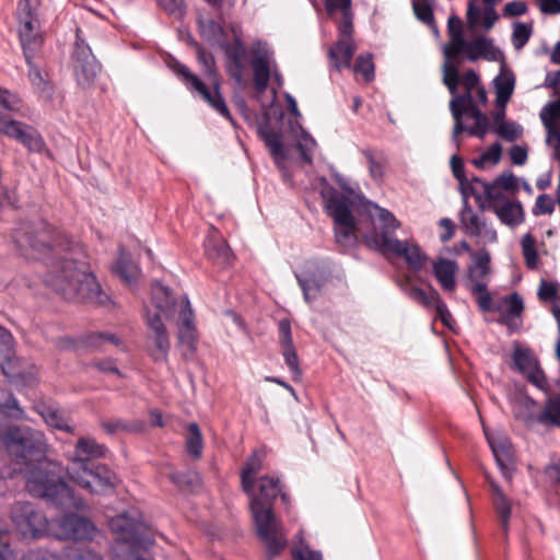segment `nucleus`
Returning <instances> with one entry per match:
<instances>
[{"mask_svg":"<svg viewBox=\"0 0 560 560\" xmlns=\"http://www.w3.org/2000/svg\"><path fill=\"white\" fill-rule=\"evenodd\" d=\"M245 492L249 497V508L257 535L265 545L268 556L276 557L287 546V536L273 513V501L278 495L283 502H288V495L282 491L280 479L273 476L259 477Z\"/></svg>","mask_w":560,"mask_h":560,"instance_id":"nucleus-1","label":"nucleus"},{"mask_svg":"<svg viewBox=\"0 0 560 560\" xmlns=\"http://www.w3.org/2000/svg\"><path fill=\"white\" fill-rule=\"evenodd\" d=\"M44 282L66 300H79L103 305L109 298L84 262L62 257L51 260Z\"/></svg>","mask_w":560,"mask_h":560,"instance_id":"nucleus-2","label":"nucleus"},{"mask_svg":"<svg viewBox=\"0 0 560 560\" xmlns=\"http://www.w3.org/2000/svg\"><path fill=\"white\" fill-rule=\"evenodd\" d=\"M25 487L35 498L45 499L63 510H84L83 499L63 480L58 464L47 458L28 467Z\"/></svg>","mask_w":560,"mask_h":560,"instance_id":"nucleus-3","label":"nucleus"},{"mask_svg":"<svg viewBox=\"0 0 560 560\" xmlns=\"http://www.w3.org/2000/svg\"><path fill=\"white\" fill-rule=\"evenodd\" d=\"M443 83L452 95L450 109L455 120L452 139L456 147H458V135L466 129L462 117L467 114L477 120L478 118L487 116L477 107L474 98V89L479 83V74L470 69L460 75L458 67L455 63L444 62Z\"/></svg>","mask_w":560,"mask_h":560,"instance_id":"nucleus-4","label":"nucleus"},{"mask_svg":"<svg viewBox=\"0 0 560 560\" xmlns=\"http://www.w3.org/2000/svg\"><path fill=\"white\" fill-rule=\"evenodd\" d=\"M12 238L25 258H55L72 250V242L61 231L45 222L23 223L13 232Z\"/></svg>","mask_w":560,"mask_h":560,"instance_id":"nucleus-5","label":"nucleus"},{"mask_svg":"<svg viewBox=\"0 0 560 560\" xmlns=\"http://www.w3.org/2000/svg\"><path fill=\"white\" fill-rule=\"evenodd\" d=\"M177 311V302L170 289L160 282L152 285V303L147 308L145 322L149 329V340L153 343L150 348L151 357L155 361H166L171 342L164 320L174 317Z\"/></svg>","mask_w":560,"mask_h":560,"instance_id":"nucleus-6","label":"nucleus"},{"mask_svg":"<svg viewBox=\"0 0 560 560\" xmlns=\"http://www.w3.org/2000/svg\"><path fill=\"white\" fill-rule=\"evenodd\" d=\"M197 59L202 67L203 74L211 81L214 86V92L206 86L203 81L194 74L185 65L176 59H170L167 66L170 69L182 80L185 86L194 94H198L205 102H207L213 109L226 119H231L230 110L219 92V82L217 80V69L213 56L206 51L203 48L198 47Z\"/></svg>","mask_w":560,"mask_h":560,"instance_id":"nucleus-7","label":"nucleus"},{"mask_svg":"<svg viewBox=\"0 0 560 560\" xmlns=\"http://www.w3.org/2000/svg\"><path fill=\"white\" fill-rule=\"evenodd\" d=\"M3 443L11 459L27 468L46 459L49 451L45 434L27 425L8 428Z\"/></svg>","mask_w":560,"mask_h":560,"instance_id":"nucleus-8","label":"nucleus"},{"mask_svg":"<svg viewBox=\"0 0 560 560\" xmlns=\"http://www.w3.org/2000/svg\"><path fill=\"white\" fill-rule=\"evenodd\" d=\"M512 412L529 430L560 428V396L549 397L542 406L532 397L520 394L512 400Z\"/></svg>","mask_w":560,"mask_h":560,"instance_id":"nucleus-9","label":"nucleus"},{"mask_svg":"<svg viewBox=\"0 0 560 560\" xmlns=\"http://www.w3.org/2000/svg\"><path fill=\"white\" fill-rule=\"evenodd\" d=\"M454 19L448 20V32L451 39L444 48L445 62L453 63L452 60L456 59L462 54H465L469 61H477L483 58L489 61H497L501 56V51L497 48L492 39L486 36H478L472 40H466L463 35L462 24L456 19L457 28L454 27Z\"/></svg>","mask_w":560,"mask_h":560,"instance_id":"nucleus-10","label":"nucleus"},{"mask_svg":"<svg viewBox=\"0 0 560 560\" xmlns=\"http://www.w3.org/2000/svg\"><path fill=\"white\" fill-rule=\"evenodd\" d=\"M109 528L116 535L117 542L128 546L129 560H152L150 557L139 555L153 544L150 529L142 522L121 513L109 520Z\"/></svg>","mask_w":560,"mask_h":560,"instance_id":"nucleus-11","label":"nucleus"},{"mask_svg":"<svg viewBox=\"0 0 560 560\" xmlns=\"http://www.w3.org/2000/svg\"><path fill=\"white\" fill-rule=\"evenodd\" d=\"M10 517L14 529L23 539L36 540L50 535L51 522L31 502L14 503Z\"/></svg>","mask_w":560,"mask_h":560,"instance_id":"nucleus-12","label":"nucleus"},{"mask_svg":"<svg viewBox=\"0 0 560 560\" xmlns=\"http://www.w3.org/2000/svg\"><path fill=\"white\" fill-rule=\"evenodd\" d=\"M67 475L82 489L102 495L113 493L119 481L117 475L104 464L85 466L82 469H77V472L69 471Z\"/></svg>","mask_w":560,"mask_h":560,"instance_id":"nucleus-13","label":"nucleus"},{"mask_svg":"<svg viewBox=\"0 0 560 560\" xmlns=\"http://www.w3.org/2000/svg\"><path fill=\"white\" fill-rule=\"evenodd\" d=\"M101 69L102 66L96 60L89 44L82 37L81 30L77 28L72 52V70L77 84L83 90L91 89Z\"/></svg>","mask_w":560,"mask_h":560,"instance_id":"nucleus-14","label":"nucleus"},{"mask_svg":"<svg viewBox=\"0 0 560 560\" xmlns=\"http://www.w3.org/2000/svg\"><path fill=\"white\" fill-rule=\"evenodd\" d=\"M94 523L77 513H65L51 521L50 536L59 540H93L97 534Z\"/></svg>","mask_w":560,"mask_h":560,"instance_id":"nucleus-15","label":"nucleus"},{"mask_svg":"<svg viewBox=\"0 0 560 560\" xmlns=\"http://www.w3.org/2000/svg\"><path fill=\"white\" fill-rule=\"evenodd\" d=\"M16 16L20 23V42L24 55L36 52L43 43L39 33V21L33 11L30 0H20Z\"/></svg>","mask_w":560,"mask_h":560,"instance_id":"nucleus-16","label":"nucleus"},{"mask_svg":"<svg viewBox=\"0 0 560 560\" xmlns=\"http://www.w3.org/2000/svg\"><path fill=\"white\" fill-rule=\"evenodd\" d=\"M0 133L18 140L31 152L49 153L43 137L32 126L0 116Z\"/></svg>","mask_w":560,"mask_h":560,"instance_id":"nucleus-17","label":"nucleus"},{"mask_svg":"<svg viewBox=\"0 0 560 560\" xmlns=\"http://www.w3.org/2000/svg\"><path fill=\"white\" fill-rule=\"evenodd\" d=\"M512 359L514 368L521 372L529 383L545 393L548 392L549 385L547 377L541 370L537 358L529 349L515 345Z\"/></svg>","mask_w":560,"mask_h":560,"instance_id":"nucleus-18","label":"nucleus"},{"mask_svg":"<svg viewBox=\"0 0 560 560\" xmlns=\"http://www.w3.org/2000/svg\"><path fill=\"white\" fill-rule=\"evenodd\" d=\"M368 211L373 220L375 229L377 226L381 229V232L375 231L368 238V242L380 252H384V238H396L394 233L400 226V223L390 211L377 206L376 203L370 202L368 206Z\"/></svg>","mask_w":560,"mask_h":560,"instance_id":"nucleus-19","label":"nucleus"},{"mask_svg":"<svg viewBox=\"0 0 560 560\" xmlns=\"http://www.w3.org/2000/svg\"><path fill=\"white\" fill-rule=\"evenodd\" d=\"M250 54L255 89L258 93H264L268 88L272 71L271 62L273 52L268 47L267 43L257 40L253 44Z\"/></svg>","mask_w":560,"mask_h":560,"instance_id":"nucleus-20","label":"nucleus"},{"mask_svg":"<svg viewBox=\"0 0 560 560\" xmlns=\"http://www.w3.org/2000/svg\"><path fill=\"white\" fill-rule=\"evenodd\" d=\"M107 447L98 443L93 438L82 436L74 445V450L69 457L67 472H77V469H82L85 466L93 465V459L105 457Z\"/></svg>","mask_w":560,"mask_h":560,"instance_id":"nucleus-21","label":"nucleus"},{"mask_svg":"<svg viewBox=\"0 0 560 560\" xmlns=\"http://www.w3.org/2000/svg\"><path fill=\"white\" fill-rule=\"evenodd\" d=\"M385 250L406 260L410 269L420 271L429 260L427 254L413 242L399 241L397 238H384Z\"/></svg>","mask_w":560,"mask_h":560,"instance_id":"nucleus-22","label":"nucleus"},{"mask_svg":"<svg viewBox=\"0 0 560 560\" xmlns=\"http://www.w3.org/2000/svg\"><path fill=\"white\" fill-rule=\"evenodd\" d=\"M524 311L523 299L518 293H512L495 302V311L500 315L499 323L505 325L511 330H516L522 324V313Z\"/></svg>","mask_w":560,"mask_h":560,"instance_id":"nucleus-23","label":"nucleus"},{"mask_svg":"<svg viewBox=\"0 0 560 560\" xmlns=\"http://www.w3.org/2000/svg\"><path fill=\"white\" fill-rule=\"evenodd\" d=\"M178 340L179 343L187 347L190 352L195 351L197 331L195 326V316L187 296H184L179 304L178 312Z\"/></svg>","mask_w":560,"mask_h":560,"instance_id":"nucleus-24","label":"nucleus"},{"mask_svg":"<svg viewBox=\"0 0 560 560\" xmlns=\"http://www.w3.org/2000/svg\"><path fill=\"white\" fill-rule=\"evenodd\" d=\"M224 49L228 59V72L237 82L243 81V72L246 60V47L241 37L235 36L233 44H229L224 40V46H220Z\"/></svg>","mask_w":560,"mask_h":560,"instance_id":"nucleus-25","label":"nucleus"},{"mask_svg":"<svg viewBox=\"0 0 560 560\" xmlns=\"http://www.w3.org/2000/svg\"><path fill=\"white\" fill-rule=\"evenodd\" d=\"M325 197V208L327 213L332 218L334 224L346 223V221L354 219L351 206V199L337 190Z\"/></svg>","mask_w":560,"mask_h":560,"instance_id":"nucleus-26","label":"nucleus"},{"mask_svg":"<svg viewBox=\"0 0 560 560\" xmlns=\"http://www.w3.org/2000/svg\"><path fill=\"white\" fill-rule=\"evenodd\" d=\"M491 210L502 224L511 229L518 226L525 220V212L518 200L508 198L499 205H492Z\"/></svg>","mask_w":560,"mask_h":560,"instance_id":"nucleus-27","label":"nucleus"},{"mask_svg":"<svg viewBox=\"0 0 560 560\" xmlns=\"http://www.w3.org/2000/svg\"><path fill=\"white\" fill-rule=\"evenodd\" d=\"M113 270L127 287L130 289L137 287L141 270L139 266L131 260L130 255L125 252L124 248L119 249L118 258L113 266Z\"/></svg>","mask_w":560,"mask_h":560,"instance_id":"nucleus-28","label":"nucleus"},{"mask_svg":"<svg viewBox=\"0 0 560 560\" xmlns=\"http://www.w3.org/2000/svg\"><path fill=\"white\" fill-rule=\"evenodd\" d=\"M458 265L455 260L439 258L432 264V272L444 291H454Z\"/></svg>","mask_w":560,"mask_h":560,"instance_id":"nucleus-29","label":"nucleus"},{"mask_svg":"<svg viewBox=\"0 0 560 560\" xmlns=\"http://www.w3.org/2000/svg\"><path fill=\"white\" fill-rule=\"evenodd\" d=\"M36 410L49 427L73 433L74 427L70 423V418L65 411L45 404L36 406Z\"/></svg>","mask_w":560,"mask_h":560,"instance_id":"nucleus-30","label":"nucleus"},{"mask_svg":"<svg viewBox=\"0 0 560 560\" xmlns=\"http://www.w3.org/2000/svg\"><path fill=\"white\" fill-rule=\"evenodd\" d=\"M355 51L353 40L338 39V42L331 46L328 50V56L332 66L340 70L342 68H350L351 60Z\"/></svg>","mask_w":560,"mask_h":560,"instance_id":"nucleus-31","label":"nucleus"},{"mask_svg":"<svg viewBox=\"0 0 560 560\" xmlns=\"http://www.w3.org/2000/svg\"><path fill=\"white\" fill-rule=\"evenodd\" d=\"M459 220L469 236H479L486 225L482 219L469 206L467 189H463V208L459 213Z\"/></svg>","mask_w":560,"mask_h":560,"instance_id":"nucleus-32","label":"nucleus"},{"mask_svg":"<svg viewBox=\"0 0 560 560\" xmlns=\"http://www.w3.org/2000/svg\"><path fill=\"white\" fill-rule=\"evenodd\" d=\"M493 85L495 90L497 104L504 107L510 101L514 91L515 77L513 72L502 66L499 75H497L493 80Z\"/></svg>","mask_w":560,"mask_h":560,"instance_id":"nucleus-33","label":"nucleus"},{"mask_svg":"<svg viewBox=\"0 0 560 560\" xmlns=\"http://www.w3.org/2000/svg\"><path fill=\"white\" fill-rule=\"evenodd\" d=\"M362 154L368 163L370 176L375 182H381L385 175L388 158L383 150L364 149Z\"/></svg>","mask_w":560,"mask_h":560,"instance_id":"nucleus-34","label":"nucleus"},{"mask_svg":"<svg viewBox=\"0 0 560 560\" xmlns=\"http://www.w3.org/2000/svg\"><path fill=\"white\" fill-rule=\"evenodd\" d=\"M260 136L269 149L271 156L275 160L276 165L279 170H284L285 151L281 141V137L275 130L269 128L260 129Z\"/></svg>","mask_w":560,"mask_h":560,"instance_id":"nucleus-35","label":"nucleus"},{"mask_svg":"<svg viewBox=\"0 0 560 560\" xmlns=\"http://www.w3.org/2000/svg\"><path fill=\"white\" fill-rule=\"evenodd\" d=\"M207 256L218 264H229L231 260V249L228 243L221 237L210 236L205 243Z\"/></svg>","mask_w":560,"mask_h":560,"instance_id":"nucleus-36","label":"nucleus"},{"mask_svg":"<svg viewBox=\"0 0 560 560\" xmlns=\"http://www.w3.org/2000/svg\"><path fill=\"white\" fill-rule=\"evenodd\" d=\"M401 290L409 299L425 308H431L434 301H438L439 292L432 287H430L429 291H425L410 281H406L401 284Z\"/></svg>","mask_w":560,"mask_h":560,"instance_id":"nucleus-37","label":"nucleus"},{"mask_svg":"<svg viewBox=\"0 0 560 560\" xmlns=\"http://www.w3.org/2000/svg\"><path fill=\"white\" fill-rule=\"evenodd\" d=\"M475 185H479L482 188V192L488 201V209L490 210L492 205H499L505 199H508V197L502 192V187L497 185L494 182L486 183L479 178H474L472 184L469 185V187H467L466 189L470 190L471 194L475 195L477 199H479L480 197L477 195Z\"/></svg>","mask_w":560,"mask_h":560,"instance_id":"nucleus-38","label":"nucleus"},{"mask_svg":"<svg viewBox=\"0 0 560 560\" xmlns=\"http://www.w3.org/2000/svg\"><path fill=\"white\" fill-rule=\"evenodd\" d=\"M200 35L211 45L224 46L226 39L223 27L212 19H198Z\"/></svg>","mask_w":560,"mask_h":560,"instance_id":"nucleus-39","label":"nucleus"},{"mask_svg":"<svg viewBox=\"0 0 560 560\" xmlns=\"http://www.w3.org/2000/svg\"><path fill=\"white\" fill-rule=\"evenodd\" d=\"M262 460L264 455L260 452H254L253 455L247 458L241 471V481L244 491H248L253 486L255 475L262 468Z\"/></svg>","mask_w":560,"mask_h":560,"instance_id":"nucleus-40","label":"nucleus"},{"mask_svg":"<svg viewBox=\"0 0 560 560\" xmlns=\"http://www.w3.org/2000/svg\"><path fill=\"white\" fill-rule=\"evenodd\" d=\"M0 413L16 420L27 419L16 398L4 388H0Z\"/></svg>","mask_w":560,"mask_h":560,"instance_id":"nucleus-41","label":"nucleus"},{"mask_svg":"<svg viewBox=\"0 0 560 560\" xmlns=\"http://www.w3.org/2000/svg\"><path fill=\"white\" fill-rule=\"evenodd\" d=\"M299 284L303 291L304 299L307 302H311L317 298L322 288L327 282V278L319 277L316 278L315 276H307V275H300L296 276Z\"/></svg>","mask_w":560,"mask_h":560,"instance_id":"nucleus-42","label":"nucleus"},{"mask_svg":"<svg viewBox=\"0 0 560 560\" xmlns=\"http://www.w3.org/2000/svg\"><path fill=\"white\" fill-rule=\"evenodd\" d=\"M187 452L194 457L199 458L202 454L203 439L199 425L196 422H190L187 425V433L185 438Z\"/></svg>","mask_w":560,"mask_h":560,"instance_id":"nucleus-43","label":"nucleus"},{"mask_svg":"<svg viewBox=\"0 0 560 560\" xmlns=\"http://www.w3.org/2000/svg\"><path fill=\"white\" fill-rule=\"evenodd\" d=\"M36 52H30V55H24L25 61L28 66V80L37 92H48L50 90L49 83L46 79V74L42 72V70L34 63L33 58Z\"/></svg>","mask_w":560,"mask_h":560,"instance_id":"nucleus-44","label":"nucleus"},{"mask_svg":"<svg viewBox=\"0 0 560 560\" xmlns=\"http://www.w3.org/2000/svg\"><path fill=\"white\" fill-rule=\"evenodd\" d=\"M335 238L345 248L354 246L357 243L354 219L346 221V223L335 224Z\"/></svg>","mask_w":560,"mask_h":560,"instance_id":"nucleus-45","label":"nucleus"},{"mask_svg":"<svg viewBox=\"0 0 560 560\" xmlns=\"http://www.w3.org/2000/svg\"><path fill=\"white\" fill-rule=\"evenodd\" d=\"M170 480L183 492H192L200 486V476L196 471L172 472Z\"/></svg>","mask_w":560,"mask_h":560,"instance_id":"nucleus-46","label":"nucleus"},{"mask_svg":"<svg viewBox=\"0 0 560 560\" xmlns=\"http://www.w3.org/2000/svg\"><path fill=\"white\" fill-rule=\"evenodd\" d=\"M491 488L494 493L493 504L500 515L502 527L506 532L510 515H511L510 502H509L508 498L504 495L501 488L497 483L491 482Z\"/></svg>","mask_w":560,"mask_h":560,"instance_id":"nucleus-47","label":"nucleus"},{"mask_svg":"<svg viewBox=\"0 0 560 560\" xmlns=\"http://www.w3.org/2000/svg\"><path fill=\"white\" fill-rule=\"evenodd\" d=\"M488 442L499 467L502 470H506L512 457L510 442L506 439H502L499 442H495L489 438Z\"/></svg>","mask_w":560,"mask_h":560,"instance_id":"nucleus-48","label":"nucleus"},{"mask_svg":"<svg viewBox=\"0 0 560 560\" xmlns=\"http://www.w3.org/2000/svg\"><path fill=\"white\" fill-rule=\"evenodd\" d=\"M0 107L21 116H27L28 113V108L23 104L22 100L3 88H0Z\"/></svg>","mask_w":560,"mask_h":560,"instance_id":"nucleus-49","label":"nucleus"},{"mask_svg":"<svg viewBox=\"0 0 560 560\" xmlns=\"http://www.w3.org/2000/svg\"><path fill=\"white\" fill-rule=\"evenodd\" d=\"M522 254L525 265L529 269H535L538 264V253L536 250V240L530 233L523 235L521 240Z\"/></svg>","mask_w":560,"mask_h":560,"instance_id":"nucleus-50","label":"nucleus"},{"mask_svg":"<svg viewBox=\"0 0 560 560\" xmlns=\"http://www.w3.org/2000/svg\"><path fill=\"white\" fill-rule=\"evenodd\" d=\"M2 372L5 374L16 386L33 387L37 384V370L35 366L23 373H10L7 365H2Z\"/></svg>","mask_w":560,"mask_h":560,"instance_id":"nucleus-51","label":"nucleus"},{"mask_svg":"<svg viewBox=\"0 0 560 560\" xmlns=\"http://www.w3.org/2000/svg\"><path fill=\"white\" fill-rule=\"evenodd\" d=\"M102 428L108 434H115L117 432H138L142 429V424L139 422H127L122 419H113L102 422Z\"/></svg>","mask_w":560,"mask_h":560,"instance_id":"nucleus-52","label":"nucleus"},{"mask_svg":"<svg viewBox=\"0 0 560 560\" xmlns=\"http://www.w3.org/2000/svg\"><path fill=\"white\" fill-rule=\"evenodd\" d=\"M502 155V147L499 142H495L489 147L480 156L472 160V165L478 168H483L487 163L497 165Z\"/></svg>","mask_w":560,"mask_h":560,"instance_id":"nucleus-53","label":"nucleus"},{"mask_svg":"<svg viewBox=\"0 0 560 560\" xmlns=\"http://www.w3.org/2000/svg\"><path fill=\"white\" fill-rule=\"evenodd\" d=\"M470 291L472 294L478 295V306L482 312H494L495 311V302L492 300L491 294L488 291V287L486 284H471Z\"/></svg>","mask_w":560,"mask_h":560,"instance_id":"nucleus-54","label":"nucleus"},{"mask_svg":"<svg viewBox=\"0 0 560 560\" xmlns=\"http://www.w3.org/2000/svg\"><path fill=\"white\" fill-rule=\"evenodd\" d=\"M14 355L13 337L11 332L0 327V364L10 363Z\"/></svg>","mask_w":560,"mask_h":560,"instance_id":"nucleus-55","label":"nucleus"},{"mask_svg":"<svg viewBox=\"0 0 560 560\" xmlns=\"http://www.w3.org/2000/svg\"><path fill=\"white\" fill-rule=\"evenodd\" d=\"M353 70L355 73L362 74L366 82L372 81L374 79L373 56L371 54L359 55L354 62Z\"/></svg>","mask_w":560,"mask_h":560,"instance_id":"nucleus-56","label":"nucleus"},{"mask_svg":"<svg viewBox=\"0 0 560 560\" xmlns=\"http://www.w3.org/2000/svg\"><path fill=\"white\" fill-rule=\"evenodd\" d=\"M105 342L119 345V339L116 335L109 332H90L82 337V343L86 348H100Z\"/></svg>","mask_w":560,"mask_h":560,"instance_id":"nucleus-57","label":"nucleus"},{"mask_svg":"<svg viewBox=\"0 0 560 560\" xmlns=\"http://www.w3.org/2000/svg\"><path fill=\"white\" fill-rule=\"evenodd\" d=\"M494 132L504 140L514 141L523 133V128L515 121L502 120L495 126Z\"/></svg>","mask_w":560,"mask_h":560,"instance_id":"nucleus-58","label":"nucleus"},{"mask_svg":"<svg viewBox=\"0 0 560 560\" xmlns=\"http://www.w3.org/2000/svg\"><path fill=\"white\" fill-rule=\"evenodd\" d=\"M11 542V532L7 527L0 526V560H15V552Z\"/></svg>","mask_w":560,"mask_h":560,"instance_id":"nucleus-59","label":"nucleus"},{"mask_svg":"<svg viewBox=\"0 0 560 560\" xmlns=\"http://www.w3.org/2000/svg\"><path fill=\"white\" fill-rule=\"evenodd\" d=\"M556 201L549 195L542 194L536 198L535 205L533 207V214H551L555 211Z\"/></svg>","mask_w":560,"mask_h":560,"instance_id":"nucleus-60","label":"nucleus"},{"mask_svg":"<svg viewBox=\"0 0 560 560\" xmlns=\"http://www.w3.org/2000/svg\"><path fill=\"white\" fill-rule=\"evenodd\" d=\"M279 343L283 349L294 348L291 323L289 319L283 318L278 324Z\"/></svg>","mask_w":560,"mask_h":560,"instance_id":"nucleus-61","label":"nucleus"},{"mask_svg":"<svg viewBox=\"0 0 560 560\" xmlns=\"http://www.w3.org/2000/svg\"><path fill=\"white\" fill-rule=\"evenodd\" d=\"M282 355H283L287 366L289 368V370L292 373L293 380L294 381L299 380L302 376V371L299 365V358H298L295 347L289 348V349H283Z\"/></svg>","mask_w":560,"mask_h":560,"instance_id":"nucleus-62","label":"nucleus"},{"mask_svg":"<svg viewBox=\"0 0 560 560\" xmlns=\"http://www.w3.org/2000/svg\"><path fill=\"white\" fill-rule=\"evenodd\" d=\"M316 147L315 140L308 136L303 135L301 140L298 143V149L300 150L301 158L304 162L311 163L313 159V152Z\"/></svg>","mask_w":560,"mask_h":560,"instance_id":"nucleus-63","label":"nucleus"},{"mask_svg":"<svg viewBox=\"0 0 560 560\" xmlns=\"http://www.w3.org/2000/svg\"><path fill=\"white\" fill-rule=\"evenodd\" d=\"M540 118L546 126L549 122L560 118V98L556 102L548 103L540 113Z\"/></svg>","mask_w":560,"mask_h":560,"instance_id":"nucleus-64","label":"nucleus"}]
</instances>
